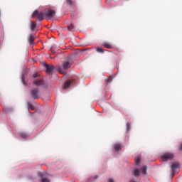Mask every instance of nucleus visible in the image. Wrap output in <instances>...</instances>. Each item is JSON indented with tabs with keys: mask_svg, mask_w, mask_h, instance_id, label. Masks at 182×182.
Returning a JSON list of instances; mask_svg holds the SVG:
<instances>
[{
	"mask_svg": "<svg viewBox=\"0 0 182 182\" xmlns=\"http://www.w3.org/2000/svg\"><path fill=\"white\" fill-rule=\"evenodd\" d=\"M70 66H72V64L70 63H69L68 61H65L63 63L62 65L59 66L58 71L61 75H63L65 73L68 69L70 68Z\"/></svg>",
	"mask_w": 182,
	"mask_h": 182,
	"instance_id": "f257e3e1",
	"label": "nucleus"
},
{
	"mask_svg": "<svg viewBox=\"0 0 182 182\" xmlns=\"http://www.w3.org/2000/svg\"><path fill=\"white\" fill-rule=\"evenodd\" d=\"M44 15L47 18V19H52V18H53V16L56 15V11L50 9H46L44 11Z\"/></svg>",
	"mask_w": 182,
	"mask_h": 182,
	"instance_id": "f03ea898",
	"label": "nucleus"
},
{
	"mask_svg": "<svg viewBox=\"0 0 182 182\" xmlns=\"http://www.w3.org/2000/svg\"><path fill=\"white\" fill-rule=\"evenodd\" d=\"M43 15H45V13L38 11V10H36L33 14H32V18H37V19L40 21L42 22L43 21L44 17Z\"/></svg>",
	"mask_w": 182,
	"mask_h": 182,
	"instance_id": "7ed1b4c3",
	"label": "nucleus"
},
{
	"mask_svg": "<svg viewBox=\"0 0 182 182\" xmlns=\"http://www.w3.org/2000/svg\"><path fill=\"white\" fill-rule=\"evenodd\" d=\"M161 160H163V161L173 160V159H174V154H173L170 152H166L161 156Z\"/></svg>",
	"mask_w": 182,
	"mask_h": 182,
	"instance_id": "20e7f679",
	"label": "nucleus"
},
{
	"mask_svg": "<svg viewBox=\"0 0 182 182\" xmlns=\"http://www.w3.org/2000/svg\"><path fill=\"white\" fill-rule=\"evenodd\" d=\"M178 167H180V164H178V162H173L171 164V169L172 171L173 177H174V176L176 175V171L177 168H178Z\"/></svg>",
	"mask_w": 182,
	"mask_h": 182,
	"instance_id": "39448f33",
	"label": "nucleus"
},
{
	"mask_svg": "<svg viewBox=\"0 0 182 182\" xmlns=\"http://www.w3.org/2000/svg\"><path fill=\"white\" fill-rule=\"evenodd\" d=\"M39 93V90L38 89H34L31 91V97H33V99L36 100L39 97V96L38 95V94Z\"/></svg>",
	"mask_w": 182,
	"mask_h": 182,
	"instance_id": "423d86ee",
	"label": "nucleus"
},
{
	"mask_svg": "<svg viewBox=\"0 0 182 182\" xmlns=\"http://www.w3.org/2000/svg\"><path fill=\"white\" fill-rule=\"evenodd\" d=\"M44 66L46 69L47 73H50V72H53V69H55V67L53 65H48L46 63H44Z\"/></svg>",
	"mask_w": 182,
	"mask_h": 182,
	"instance_id": "0eeeda50",
	"label": "nucleus"
},
{
	"mask_svg": "<svg viewBox=\"0 0 182 182\" xmlns=\"http://www.w3.org/2000/svg\"><path fill=\"white\" fill-rule=\"evenodd\" d=\"M40 177H41V182H50V180L48 178V176H46L45 173H40Z\"/></svg>",
	"mask_w": 182,
	"mask_h": 182,
	"instance_id": "6e6552de",
	"label": "nucleus"
},
{
	"mask_svg": "<svg viewBox=\"0 0 182 182\" xmlns=\"http://www.w3.org/2000/svg\"><path fill=\"white\" fill-rule=\"evenodd\" d=\"M30 29L31 32H34L35 29H36V26H38V24L35 21H30Z\"/></svg>",
	"mask_w": 182,
	"mask_h": 182,
	"instance_id": "1a4fd4ad",
	"label": "nucleus"
},
{
	"mask_svg": "<svg viewBox=\"0 0 182 182\" xmlns=\"http://www.w3.org/2000/svg\"><path fill=\"white\" fill-rule=\"evenodd\" d=\"M33 83L36 86H42L43 85V80H36Z\"/></svg>",
	"mask_w": 182,
	"mask_h": 182,
	"instance_id": "9d476101",
	"label": "nucleus"
},
{
	"mask_svg": "<svg viewBox=\"0 0 182 182\" xmlns=\"http://www.w3.org/2000/svg\"><path fill=\"white\" fill-rule=\"evenodd\" d=\"M102 46L107 49H113V46L110 43L105 42L102 44Z\"/></svg>",
	"mask_w": 182,
	"mask_h": 182,
	"instance_id": "9b49d317",
	"label": "nucleus"
},
{
	"mask_svg": "<svg viewBox=\"0 0 182 182\" xmlns=\"http://www.w3.org/2000/svg\"><path fill=\"white\" fill-rule=\"evenodd\" d=\"M28 42L30 45H33V42H35V36L31 34L28 36Z\"/></svg>",
	"mask_w": 182,
	"mask_h": 182,
	"instance_id": "f8f14e48",
	"label": "nucleus"
},
{
	"mask_svg": "<svg viewBox=\"0 0 182 182\" xmlns=\"http://www.w3.org/2000/svg\"><path fill=\"white\" fill-rule=\"evenodd\" d=\"M122 144H115L114 145V149L116 151H119V150L122 149Z\"/></svg>",
	"mask_w": 182,
	"mask_h": 182,
	"instance_id": "ddd939ff",
	"label": "nucleus"
},
{
	"mask_svg": "<svg viewBox=\"0 0 182 182\" xmlns=\"http://www.w3.org/2000/svg\"><path fill=\"white\" fill-rule=\"evenodd\" d=\"M70 85H72V82L70 80H68L65 82L63 89H68L70 87Z\"/></svg>",
	"mask_w": 182,
	"mask_h": 182,
	"instance_id": "4468645a",
	"label": "nucleus"
},
{
	"mask_svg": "<svg viewBox=\"0 0 182 182\" xmlns=\"http://www.w3.org/2000/svg\"><path fill=\"white\" fill-rule=\"evenodd\" d=\"M97 52H98L99 53H105V52H107V50H105L100 47H97L96 48Z\"/></svg>",
	"mask_w": 182,
	"mask_h": 182,
	"instance_id": "2eb2a0df",
	"label": "nucleus"
},
{
	"mask_svg": "<svg viewBox=\"0 0 182 182\" xmlns=\"http://www.w3.org/2000/svg\"><path fill=\"white\" fill-rule=\"evenodd\" d=\"M133 174L135 177H139L140 176V171L139 169H134Z\"/></svg>",
	"mask_w": 182,
	"mask_h": 182,
	"instance_id": "dca6fc26",
	"label": "nucleus"
},
{
	"mask_svg": "<svg viewBox=\"0 0 182 182\" xmlns=\"http://www.w3.org/2000/svg\"><path fill=\"white\" fill-rule=\"evenodd\" d=\"M142 174H144V176H146V174H147V166H144L142 167Z\"/></svg>",
	"mask_w": 182,
	"mask_h": 182,
	"instance_id": "f3484780",
	"label": "nucleus"
},
{
	"mask_svg": "<svg viewBox=\"0 0 182 182\" xmlns=\"http://www.w3.org/2000/svg\"><path fill=\"white\" fill-rule=\"evenodd\" d=\"M67 28L68 31H73V29H75V25H73V23H70L67 26Z\"/></svg>",
	"mask_w": 182,
	"mask_h": 182,
	"instance_id": "a211bd4d",
	"label": "nucleus"
},
{
	"mask_svg": "<svg viewBox=\"0 0 182 182\" xmlns=\"http://www.w3.org/2000/svg\"><path fill=\"white\" fill-rule=\"evenodd\" d=\"M135 164L136 166H139V164H140V156L135 158Z\"/></svg>",
	"mask_w": 182,
	"mask_h": 182,
	"instance_id": "6ab92c4d",
	"label": "nucleus"
},
{
	"mask_svg": "<svg viewBox=\"0 0 182 182\" xmlns=\"http://www.w3.org/2000/svg\"><path fill=\"white\" fill-rule=\"evenodd\" d=\"M113 81V79L110 77H108L106 80L105 82L106 83H107L109 85V83H112V82Z\"/></svg>",
	"mask_w": 182,
	"mask_h": 182,
	"instance_id": "aec40b11",
	"label": "nucleus"
},
{
	"mask_svg": "<svg viewBox=\"0 0 182 182\" xmlns=\"http://www.w3.org/2000/svg\"><path fill=\"white\" fill-rule=\"evenodd\" d=\"M20 136L22 137V139H26V134L25 133H21Z\"/></svg>",
	"mask_w": 182,
	"mask_h": 182,
	"instance_id": "412c9836",
	"label": "nucleus"
},
{
	"mask_svg": "<svg viewBox=\"0 0 182 182\" xmlns=\"http://www.w3.org/2000/svg\"><path fill=\"white\" fill-rule=\"evenodd\" d=\"M27 105H28V109H31L32 107V104H31V102H27Z\"/></svg>",
	"mask_w": 182,
	"mask_h": 182,
	"instance_id": "4be33fe9",
	"label": "nucleus"
},
{
	"mask_svg": "<svg viewBox=\"0 0 182 182\" xmlns=\"http://www.w3.org/2000/svg\"><path fill=\"white\" fill-rule=\"evenodd\" d=\"M127 130L129 132L130 130V124L127 123Z\"/></svg>",
	"mask_w": 182,
	"mask_h": 182,
	"instance_id": "5701e85b",
	"label": "nucleus"
},
{
	"mask_svg": "<svg viewBox=\"0 0 182 182\" xmlns=\"http://www.w3.org/2000/svg\"><path fill=\"white\" fill-rule=\"evenodd\" d=\"M66 1H67V3L68 4V5H72V4H73L72 0H66Z\"/></svg>",
	"mask_w": 182,
	"mask_h": 182,
	"instance_id": "b1692460",
	"label": "nucleus"
},
{
	"mask_svg": "<svg viewBox=\"0 0 182 182\" xmlns=\"http://www.w3.org/2000/svg\"><path fill=\"white\" fill-rule=\"evenodd\" d=\"M38 73H35V74H33V77H34V78H36V77H38Z\"/></svg>",
	"mask_w": 182,
	"mask_h": 182,
	"instance_id": "393cba45",
	"label": "nucleus"
},
{
	"mask_svg": "<svg viewBox=\"0 0 182 182\" xmlns=\"http://www.w3.org/2000/svg\"><path fill=\"white\" fill-rule=\"evenodd\" d=\"M30 109H31V110H35V107H33V106H31V107Z\"/></svg>",
	"mask_w": 182,
	"mask_h": 182,
	"instance_id": "a878e982",
	"label": "nucleus"
},
{
	"mask_svg": "<svg viewBox=\"0 0 182 182\" xmlns=\"http://www.w3.org/2000/svg\"><path fill=\"white\" fill-rule=\"evenodd\" d=\"M109 182H114L113 179H109Z\"/></svg>",
	"mask_w": 182,
	"mask_h": 182,
	"instance_id": "bb28decb",
	"label": "nucleus"
},
{
	"mask_svg": "<svg viewBox=\"0 0 182 182\" xmlns=\"http://www.w3.org/2000/svg\"><path fill=\"white\" fill-rule=\"evenodd\" d=\"M22 80H23V85H26V83H25V80L23 79V77L22 78Z\"/></svg>",
	"mask_w": 182,
	"mask_h": 182,
	"instance_id": "cd10ccee",
	"label": "nucleus"
},
{
	"mask_svg": "<svg viewBox=\"0 0 182 182\" xmlns=\"http://www.w3.org/2000/svg\"><path fill=\"white\" fill-rule=\"evenodd\" d=\"M180 150H182V144H181L180 147H179Z\"/></svg>",
	"mask_w": 182,
	"mask_h": 182,
	"instance_id": "c85d7f7f",
	"label": "nucleus"
},
{
	"mask_svg": "<svg viewBox=\"0 0 182 182\" xmlns=\"http://www.w3.org/2000/svg\"><path fill=\"white\" fill-rule=\"evenodd\" d=\"M95 178H97V176H95Z\"/></svg>",
	"mask_w": 182,
	"mask_h": 182,
	"instance_id": "c756f323",
	"label": "nucleus"
}]
</instances>
